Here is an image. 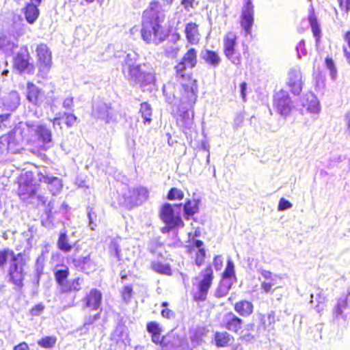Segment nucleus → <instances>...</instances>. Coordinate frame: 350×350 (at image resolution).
<instances>
[{
	"mask_svg": "<svg viewBox=\"0 0 350 350\" xmlns=\"http://www.w3.org/2000/svg\"><path fill=\"white\" fill-rule=\"evenodd\" d=\"M122 66L124 78L133 85H139L143 88L150 83L152 76L150 72L143 70L141 64L126 59Z\"/></svg>",
	"mask_w": 350,
	"mask_h": 350,
	"instance_id": "6e6552de",
	"label": "nucleus"
},
{
	"mask_svg": "<svg viewBox=\"0 0 350 350\" xmlns=\"http://www.w3.org/2000/svg\"><path fill=\"white\" fill-rule=\"evenodd\" d=\"M303 79L301 70L298 68H291L288 74L287 85L294 94H299L302 90Z\"/></svg>",
	"mask_w": 350,
	"mask_h": 350,
	"instance_id": "412c9836",
	"label": "nucleus"
},
{
	"mask_svg": "<svg viewBox=\"0 0 350 350\" xmlns=\"http://www.w3.org/2000/svg\"><path fill=\"white\" fill-rule=\"evenodd\" d=\"M169 304L167 301H163L161 303V306L163 307V308L161 311V315L163 318L170 319L174 317L175 313L172 310L167 308Z\"/></svg>",
	"mask_w": 350,
	"mask_h": 350,
	"instance_id": "8fccbe9b",
	"label": "nucleus"
},
{
	"mask_svg": "<svg viewBox=\"0 0 350 350\" xmlns=\"http://www.w3.org/2000/svg\"><path fill=\"white\" fill-rule=\"evenodd\" d=\"M63 107L66 109H70L74 106V98L73 97L69 96L66 98L62 103Z\"/></svg>",
	"mask_w": 350,
	"mask_h": 350,
	"instance_id": "4d7b16f0",
	"label": "nucleus"
},
{
	"mask_svg": "<svg viewBox=\"0 0 350 350\" xmlns=\"http://www.w3.org/2000/svg\"><path fill=\"white\" fill-rule=\"evenodd\" d=\"M70 259L76 269L86 274L90 273V270L93 265L90 254L85 256H79L76 253H74L70 256Z\"/></svg>",
	"mask_w": 350,
	"mask_h": 350,
	"instance_id": "b1692460",
	"label": "nucleus"
},
{
	"mask_svg": "<svg viewBox=\"0 0 350 350\" xmlns=\"http://www.w3.org/2000/svg\"><path fill=\"white\" fill-rule=\"evenodd\" d=\"M348 316H350V293L339 298L333 308L334 319L339 320L342 319L346 321Z\"/></svg>",
	"mask_w": 350,
	"mask_h": 350,
	"instance_id": "a211bd4d",
	"label": "nucleus"
},
{
	"mask_svg": "<svg viewBox=\"0 0 350 350\" xmlns=\"http://www.w3.org/2000/svg\"><path fill=\"white\" fill-rule=\"evenodd\" d=\"M308 19L311 27L313 36L315 38L316 42L319 43L321 37V29L314 12H312L308 15Z\"/></svg>",
	"mask_w": 350,
	"mask_h": 350,
	"instance_id": "4c0bfd02",
	"label": "nucleus"
},
{
	"mask_svg": "<svg viewBox=\"0 0 350 350\" xmlns=\"http://www.w3.org/2000/svg\"><path fill=\"white\" fill-rule=\"evenodd\" d=\"M260 274L265 279H270L271 281L272 280V273L270 271L262 269L260 271Z\"/></svg>",
	"mask_w": 350,
	"mask_h": 350,
	"instance_id": "052dcab7",
	"label": "nucleus"
},
{
	"mask_svg": "<svg viewBox=\"0 0 350 350\" xmlns=\"http://www.w3.org/2000/svg\"><path fill=\"white\" fill-rule=\"evenodd\" d=\"M235 277L234 266L231 260H228L227 266L222 273L223 279H230Z\"/></svg>",
	"mask_w": 350,
	"mask_h": 350,
	"instance_id": "49530a36",
	"label": "nucleus"
},
{
	"mask_svg": "<svg viewBox=\"0 0 350 350\" xmlns=\"http://www.w3.org/2000/svg\"><path fill=\"white\" fill-rule=\"evenodd\" d=\"M260 324L265 329H273L275 323V312L271 311L267 314H260Z\"/></svg>",
	"mask_w": 350,
	"mask_h": 350,
	"instance_id": "f704fd0d",
	"label": "nucleus"
},
{
	"mask_svg": "<svg viewBox=\"0 0 350 350\" xmlns=\"http://www.w3.org/2000/svg\"><path fill=\"white\" fill-rule=\"evenodd\" d=\"M149 197V191L146 187L140 186L134 188L128 197L127 204L130 208L141 205Z\"/></svg>",
	"mask_w": 350,
	"mask_h": 350,
	"instance_id": "aec40b11",
	"label": "nucleus"
},
{
	"mask_svg": "<svg viewBox=\"0 0 350 350\" xmlns=\"http://www.w3.org/2000/svg\"><path fill=\"white\" fill-rule=\"evenodd\" d=\"M184 215L186 219H189L199 211V202L198 200H188L185 202L184 206Z\"/></svg>",
	"mask_w": 350,
	"mask_h": 350,
	"instance_id": "72a5a7b5",
	"label": "nucleus"
},
{
	"mask_svg": "<svg viewBox=\"0 0 350 350\" xmlns=\"http://www.w3.org/2000/svg\"><path fill=\"white\" fill-rule=\"evenodd\" d=\"M338 2L340 10L347 14L350 10V0H338Z\"/></svg>",
	"mask_w": 350,
	"mask_h": 350,
	"instance_id": "6e6d98bb",
	"label": "nucleus"
},
{
	"mask_svg": "<svg viewBox=\"0 0 350 350\" xmlns=\"http://www.w3.org/2000/svg\"><path fill=\"white\" fill-rule=\"evenodd\" d=\"M57 245L58 249L64 253H68L72 249V245L70 243L69 237L66 230L63 232H60L57 239Z\"/></svg>",
	"mask_w": 350,
	"mask_h": 350,
	"instance_id": "473e14b6",
	"label": "nucleus"
},
{
	"mask_svg": "<svg viewBox=\"0 0 350 350\" xmlns=\"http://www.w3.org/2000/svg\"><path fill=\"white\" fill-rule=\"evenodd\" d=\"M291 207H292V204L289 201L284 199V198H280V200L279 201L278 206V209L279 211H284V210L288 209Z\"/></svg>",
	"mask_w": 350,
	"mask_h": 350,
	"instance_id": "864d4df0",
	"label": "nucleus"
},
{
	"mask_svg": "<svg viewBox=\"0 0 350 350\" xmlns=\"http://www.w3.org/2000/svg\"><path fill=\"white\" fill-rule=\"evenodd\" d=\"M38 182L46 184L52 195L59 192L63 187L60 178L54 176L44 175L41 172H38Z\"/></svg>",
	"mask_w": 350,
	"mask_h": 350,
	"instance_id": "393cba45",
	"label": "nucleus"
},
{
	"mask_svg": "<svg viewBox=\"0 0 350 350\" xmlns=\"http://www.w3.org/2000/svg\"><path fill=\"white\" fill-rule=\"evenodd\" d=\"M342 51L349 64H350V52L348 51L347 49L345 47L342 48Z\"/></svg>",
	"mask_w": 350,
	"mask_h": 350,
	"instance_id": "69168bd1",
	"label": "nucleus"
},
{
	"mask_svg": "<svg viewBox=\"0 0 350 350\" xmlns=\"http://www.w3.org/2000/svg\"><path fill=\"white\" fill-rule=\"evenodd\" d=\"M36 52L40 72H48L52 64V55L49 48L46 44L40 43L38 44Z\"/></svg>",
	"mask_w": 350,
	"mask_h": 350,
	"instance_id": "ddd939ff",
	"label": "nucleus"
},
{
	"mask_svg": "<svg viewBox=\"0 0 350 350\" xmlns=\"http://www.w3.org/2000/svg\"><path fill=\"white\" fill-rule=\"evenodd\" d=\"M163 92L166 100L168 103H172L176 100V96L174 93V87H168L167 88H163Z\"/></svg>",
	"mask_w": 350,
	"mask_h": 350,
	"instance_id": "de8ad7c7",
	"label": "nucleus"
},
{
	"mask_svg": "<svg viewBox=\"0 0 350 350\" xmlns=\"http://www.w3.org/2000/svg\"><path fill=\"white\" fill-rule=\"evenodd\" d=\"M234 337L226 331H216L212 336V342L217 348L230 347L234 342Z\"/></svg>",
	"mask_w": 350,
	"mask_h": 350,
	"instance_id": "cd10ccee",
	"label": "nucleus"
},
{
	"mask_svg": "<svg viewBox=\"0 0 350 350\" xmlns=\"http://www.w3.org/2000/svg\"><path fill=\"white\" fill-rule=\"evenodd\" d=\"M10 113L0 115V130L3 131L11 126L10 125Z\"/></svg>",
	"mask_w": 350,
	"mask_h": 350,
	"instance_id": "09e8293b",
	"label": "nucleus"
},
{
	"mask_svg": "<svg viewBox=\"0 0 350 350\" xmlns=\"http://www.w3.org/2000/svg\"><path fill=\"white\" fill-rule=\"evenodd\" d=\"M11 258V262L7 271L8 281L14 286V288L21 290L24 286L26 275L24 267L26 260L22 252L15 254L14 252L9 248L0 250V269H3L7 264L8 257Z\"/></svg>",
	"mask_w": 350,
	"mask_h": 350,
	"instance_id": "f03ea898",
	"label": "nucleus"
},
{
	"mask_svg": "<svg viewBox=\"0 0 350 350\" xmlns=\"http://www.w3.org/2000/svg\"><path fill=\"white\" fill-rule=\"evenodd\" d=\"M31 130L27 126L19 124L14 126L9 133L0 137V152L11 151L14 153L19 152L21 143H29Z\"/></svg>",
	"mask_w": 350,
	"mask_h": 350,
	"instance_id": "7ed1b4c3",
	"label": "nucleus"
},
{
	"mask_svg": "<svg viewBox=\"0 0 350 350\" xmlns=\"http://www.w3.org/2000/svg\"><path fill=\"white\" fill-rule=\"evenodd\" d=\"M13 350H30L28 344L25 342H21L15 345Z\"/></svg>",
	"mask_w": 350,
	"mask_h": 350,
	"instance_id": "bf43d9fd",
	"label": "nucleus"
},
{
	"mask_svg": "<svg viewBox=\"0 0 350 350\" xmlns=\"http://www.w3.org/2000/svg\"><path fill=\"white\" fill-rule=\"evenodd\" d=\"M184 34L189 44H199L201 40L200 25L193 21L187 23L185 25Z\"/></svg>",
	"mask_w": 350,
	"mask_h": 350,
	"instance_id": "4be33fe9",
	"label": "nucleus"
},
{
	"mask_svg": "<svg viewBox=\"0 0 350 350\" xmlns=\"http://www.w3.org/2000/svg\"><path fill=\"white\" fill-rule=\"evenodd\" d=\"M26 98L33 105L40 106L44 100V96L38 87L31 82H28Z\"/></svg>",
	"mask_w": 350,
	"mask_h": 350,
	"instance_id": "bb28decb",
	"label": "nucleus"
},
{
	"mask_svg": "<svg viewBox=\"0 0 350 350\" xmlns=\"http://www.w3.org/2000/svg\"><path fill=\"white\" fill-rule=\"evenodd\" d=\"M57 341L55 336H44L37 341L38 346L43 349L53 348Z\"/></svg>",
	"mask_w": 350,
	"mask_h": 350,
	"instance_id": "ea45409f",
	"label": "nucleus"
},
{
	"mask_svg": "<svg viewBox=\"0 0 350 350\" xmlns=\"http://www.w3.org/2000/svg\"><path fill=\"white\" fill-rule=\"evenodd\" d=\"M163 3V5H161L163 9H164V7L168 6L169 8L171 7L172 5L174 0H161Z\"/></svg>",
	"mask_w": 350,
	"mask_h": 350,
	"instance_id": "0e129e2a",
	"label": "nucleus"
},
{
	"mask_svg": "<svg viewBox=\"0 0 350 350\" xmlns=\"http://www.w3.org/2000/svg\"><path fill=\"white\" fill-rule=\"evenodd\" d=\"M325 66L329 69L332 78L336 79L337 77V69L332 57H326L325 58Z\"/></svg>",
	"mask_w": 350,
	"mask_h": 350,
	"instance_id": "a18cd8bd",
	"label": "nucleus"
},
{
	"mask_svg": "<svg viewBox=\"0 0 350 350\" xmlns=\"http://www.w3.org/2000/svg\"><path fill=\"white\" fill-rule=\"evenodd\" d=\"M165 9L158 0H152L142 15V39L146 44H159L170 36V30L164 25Z\"/></svg>",
	"mask_w": 350,
	"mask_h": 350,
	"instance_id": "f257e3e1",
	"label": "nucleus"
},
{
	"mask_svg": "<svg viewBox=\"0 0 350 350\" xmlns=\"http://www.w3.org/2000/svg\"><path fill=\"white\" fill-rule=\"evenodd\" d=\"M213 266L216 271H219L223 267V258L221 255H215L213 257Z\"/></svg>",
	"mask_w": 350,
	"mask_h": 350,
	"instance_id": "5fc2aeb1",
	"label": "nucleus"
},
{
	"mask_svg": "<svg viewBox=\"0 0 350 350\" xmlns=\"http://www.w3.org/2000/svg\"><path fill=\"white\" fill-rule=\"evenodd\" d=\"M53 127L54 129H63L64 124L67 128H72L77 124V118L72 113H58L52 120Z\"/></svg>",
	"mask_w": 350,
	"mask_h": 350,
	"instance_id": "5701e85b",
	"label": "nucleus"
},
{
	"mask_svg": "<svg viewBox=\"0 0 350 350\" xmlns=\"http://www.w3.org/2000/svg\"><path fill=\"white\" fill-rule=\"evenodd\" d=\"M40 5L33 4V3H27L22 9L26 21L30 24H33L40 16V10L38 6Z\"/></svg>",
	"mask_w": 350,
	"mask_h": 350,
	"instance_id": "c756f323",
	"label": "nucleus"
},
{
	"mask_svg": "<svg viewBox=\"0 0 350 350\" xmlns=\"http://www.w3.org/2000/svg\"><path fill=\"white\" fill-rule=\"evenodd\" d=\"M17 195L23 201H28L35 197L40 187L38 178H36L34 172L26 171L20 174L17 178Z\"/></svg>",
	"mask_w": 350,
	"mask_h": 350,
	"instance_id": "423d86ee",
	"label": "nucleus"
},
{
	"mask_svg": "<svg viewBox=\"0 0 350 350\" xmlns=\"http://www.w3.org/2000/svg\"><path fill=\"white\" fill-rule=\"evenodd\" d=\"M195 0H181L180 3L185 10H189L194 8Z\"/></svg>",
	"mask_w": 350,
	"mask_h": 350,
	"instance_id": "13d9d810",
	"label": "nucleus"
},
{
	"mask_svg": "<svg viewBox=\"0 0 350 350\" xmlns=\"http://www.w3.org/2000/svg\"><path fill=\"white\" fill-rule=\"evenodd\" d=\"M241 94L243 99V100H245L246 98V88H247V83L245 82H242L241 83Z\"/></svg>",
	"mask_w": 350,
	"mask_h": 350,
	"instance_id": "680f3d73",
	"label": "nucleus"
},
{
	"mask_svg": "<svg viewBox=\"0 0 350 350\" xmlns=\"http://www.w3.org/2000/svg\"><path fill=\"white\" fill-rule=\"evenodd\" d=\"M111 255L116 257L118 261L121 260V249L116 239L111 240L109 245Z\"/></svg>",
	"mask_w": 350,
	"mask_h": 350,
	"instance_id": "c03bdc74",
	"label": "nucleus"
},
{
	"mask_svg": "<svg viewBox=\"0 0 350 350\" xmlns=\"http://www.w3.org/2000/svg\"><path fill=\"white\" fill-rule=\"evenodd\" d=\"M102 298L103 295L100 291L92 288L83 298V302L86 308L96 310L101 304Z\"/></svg>",
	"mask_w": 350,
	"mask_h": 350,
	"instance_id": "a878e982",
	"label": "nucleus"
},
{
	"mask_svg": "<svg viewBox=\"0 0 350 350\" xmlns=\"http://www.w3.org/2000/svg\"><path fill=\"white\" fill-rule=\"evenodd\" d=\"M187 252L190 255H195L194 262L198 267H200L204 264L206 251L202 241L193 240L190 245L187 246Z\"/></svg>",
	"mask_w": 350,
	"mask_h": 350,
	"instance_id": "6ab92c4d",
	"label": "nucleus"
},
{
	"mask_svg": "<svg viewBox=\"0 0 350 350\" xmlns=\"http://www.w3.org/2000/svg\"><path fill=\"white\" fill-rule=\"evenodd\" d=\"M44 309V306L42 304H38L33 306L29 310L31 316H39L41 314Z\"/></svg>",
	"mask_w": 350,
	"mask_h": 350,
	"instance_id": "603ef678",
	"label": "nucleus"
},
{
	"mask_svg": "<svg viewBox=\"0 0 350 350\" xmlns=\"http://www.w3.org/2000/svg\"><path fill=\"white\" fill-rule=\"evenodd\" d=\"M183 198L184 192L181 189L176 187L171 188L167 194V198L170 200H181L183 199Z\"/></svg>",
	"mask_w": 350,
	"mask_h": 350,
	"instance_id": "37998d69",
	"label": "nucleus"
},
{
	"mask_svg": "<svg viewBox=\"0 0 350 350\" xmlns=\"http://www.w3.org/2000/svg\"><path fill=\"white\" fill-rule=\"evenodd\" d=\"M202 59L206 64L214 68L217 67L221 62L219 54L217 51L211 49L204 51L202 54Z\"/></svg>",
	"mask_w": 350,
	"mask_h": 350,
	"instance_id": "2f4dec72",
	"label": "nucleus"
},
{
	"mask_svg": "<svg viewBox=\"0 0 350 350\" xmlns=\"http://www.w3.org/2000/svg\"><path fill=\"white\" fill-rule=\"evenodd\" d=\"M146 329L151 335V340L156 345H159L161 347L165 345L164 339L165 336L161 334V327L159 324L156 321H150L146 324Z\"/></svg>",
	"mask_w": 350,
	"mask_h": 350,
	"instance_id": "c85d7f7f",
	"label": "nucleus"
},
{
	"mask_svg": "<svg viewBox=\"0 0 350 350\" xmlns=\"http://www.w3.org/2000/svg\"><path fill=\"white\" fill-rule=\"evenodd\" d=\"M196 102L189 103L178 98L176 107V122L177 125L184 129H190L193 123V107Z\"/></svg>",
	"mask_w": 350,
	"mask_h": 350,
	"instance_id": "f8f14e48",
	"label": "nucleus"
},
{
	"mask_svg": "<svg viewBox=\"0 0 350 350\" xmlns=\"http://www.w3.org/2000/svg\"><path fill=\"white\" fill-rule=\"evenodd\" d=\"M69 275L70 269L66 265H64L63 269H57L54 271L55 282L60 287V291L62 293L78 292L82 289L83 278L77 276L68 280Z\"/></svg>",
	"mask_w": 350,
	"mask_h": 350,
	"instance_id": "1a4fd4ad",
	"label": "nucleus"
},
{
	"mask_svg": "<svg viewBox=\"0 0 350 350\" xmlns=\"http://www.w3.org/2000/svg\"><path fill=\"white\" fill-rule=\"evenodd\" d=\"M139 113L143 118L144 124H150L152 122V108L148 102H142L140 104Z\"/></svg>",
	"mask_w": 350,
	"mask_h": 350,
	"instance_id": "e433bc0d",
	"label": "nucleus"
},
{
	"mask_svg": "<svg viewBox=\"0 0 350 350\" xmlns=\"http://www.w3.org/2000/svg\"><path fill=\"white\" fill-rule=\"evenodd\" d=\"M120 295L124 303H129L134 295L133 285L126 284L124 286L120 291Z\"/></svg>",
	"mask_w": 350,
	"mask_h": 350,
	"instance_id": "79ce46f5",
	"label": "nucleus"
},
{
	"mask_svg": "<svg viewBox=\"0 0 350 350\" xmlns=\"http://www.w3.org/2000/svg\"><path fill=\"white\" fill-rule=\"evenodd\" d=\"M12 68L20 74H33L35 66L28 47L25 45L21 46L12 59Z\"/></svg>",
	"mask_w": 350,
	"mask_h": 350,
	"instance_id": "9b49d317",
	"label": "nucleus"
},
{
	"mask_svg": "<svg viewBox=\"0 0 350 350\" xmlns=\"http://www.w3.org/2000/svg\"><path fill=\"white\" fill-rule=\"evenodd\" d=\"M214 272L211 265H207L196 277L194 286L196 291L192 293V298L196 302L204 301L211 288L214 280Z\"/></svg>",
	"mask_w": 350,
	"mask_h": 350,
	"instance_id": "0eeeda50",
	"label": "nucleus"
},
{
	"mask_svg": "<svg viewBox=\"0 0 350 350\" xmlns=\"http://www.w3.org/2000/svg\"><path fill=\"white\" fill-rule=\"evenodd\" d=\"M234 310L239 316L249 317L253 314L254 306L251 301L242 299L234 304Z\"/></svg>",
	"mask_w": 350,
	"mask_h": 350,
	"instance_id": "7c9ffc66",
	"label": "nucleus"
},
{
	"mask_svg": "<svg viewBox=\"0 0 350 350\" xmlns=\"http://www.w3.org/2000/svg\"><path fill=\"white\" fill-rule=\"evenodd\" d=\"M243 321L232 312H229L224 316L221 327L233 333L240 335L242 333Z\"/></svg>",
	"mask_w": 350,
	"mask_h": 350,
	"instance_id": "2eb2a0df",
	"label": "nucleus"
},
{
	"mask_svg": "<svg viewBox=\"0 0 350 350\" xmlns=\"http://www.w3.org/2000/svg\"><path fill=\"white\" fill-rule=\"evenodd\" d=\"M174 77L180 85L179 98L189 103L197 101L198 93V81L193 73L185 70L174 69Z\"/></svg>",
	"mask_w": 350,
	"mask_h": 350,
	"instance_id": "20e7f679",
	"label": "nucleus"
},
{
	"mask_svg": "<svg viewBox=\"0 0 350 350\" xmlns=\"http://www.w3.org/2000/svg\"><path fill=\"white\" fill-rule=\"evenodd\" d=\"M36 206L37 207L44 206L45 207V213L47 216H51L53 213L54 203L53 201H47V198L42 195H37Z\"/></svg>",
	"mask_w": 350,
	"mask_h": 350,
	"instance_id": "c9c22d12",
	"label": "nucleus"
},
{
	"mask_svg": "<svg viewBox=\"0 0 350 350\" xmlns=\"http://www.w3.org/2000/svg\"><path fill=\"white\" fill-rule=\"evenodd\" d=\"M198 62V51L194 47L187 49L180 59L174 66V69L185 70L193 69L196 67Z\"/></svg>",
	"mask_w": 350,
	"mask_h": 350,
	"instance_id": "dca6fc26",
	"label": "nucleus"
},
{
	"mask_svg": "<svg viewBox=\"0 0 350 350\" xmlns=\"http://www.w3.org/2000/svg\"><path fill=\"white\" fill-rule=\"evenodd\" d=\"M254 6L252 2H245L241 10L240 24L247 34H250L252 32L254 21Z\"/></svg>",
	"mask_w": 350,
	"mask_h": 350,
	"instance_id": "f3484780",
	"label": "nucleus"
},
{
	"mask_svg": "<svg viewBox=\"0 0 350 350\" xmlns=\"http://www.w3.org/2000/svg\"><path fill=\"white\" fill-rule=\"evenodd\" d=\"M159 218L165 224V226L161 229L163 233L169 232L174 228H183L185 226L180 213H176L173 205L169 203L161 205Z\"/></svg>",
	"mask_w": 350,
	"mask_h": 350,
	"instance_id": "9d476101",
	"label": "nucleus"
},
{
	"mask_svg": "<svg viewBox=\"0 0 350 350\" xmlns=\"http://www.w3.org/2000/svg\"><path fill=\"white\" fill-rule=\"evenodd\" d=\"M274 284L273 281L271 282H266L263 281L260 283V288L262 291L265 293H273L274 292V289L273 288Z\"/></svg>",
	"mask_w": 350,
	"mask_h": 350,
	"instance_id": "3c124183",
	"label": "nucleus"
},
{
	"mask_svg": "<svg viewBox=\"0 0 350 350\" xmlns=\"http://www.w3.org/2000/svg\"><path fill=\"white\" fill-rule=\"evenodd\" d=\"M36 133L44 143H49L52 139L51 131L45 126L40 125L37 127Z\"/></svg>",
	"mask_w": 350,
	"mask_h": 350,
	"instance_id": "a19ab883",
	"label": "nucleus"
},
{
	"mask_svg": "<svg viewBox=\"0 0 350 350\" xmlns=\"http://www.w3.org/2000/svg\"><path fill=\"white\" fill-rule=\"evenodd\" d=\"M273 105L282 116H286L292 111L293 104L287 92L280 90L273 96Z\"/></svg>",
	"mask_w": 350,
	"mask_h": 350,
	"instance_id": "4468645a",
	"label": "nucleus"
},
{
	"mask_svg": "<svg viewBox=\"0 0 350 350\" xmlns=\"http://www.w3.org/2000/svg\"><path fill=\"white\" fill-rule=\"evenodd\" d=\"M223 53L226 59L232 64L241 66L243 58L248 54V46L243 45L240 50L238 45V36L232 31H228L223 38Z\"/></svg>",
	"mask_w": 350,
	"mask_h": 350,
	"instance_id": "39448f33",
	"label": "nucleus"
},
{
	"mask_svg": "<svg viewBox=\"0 0 350 350\" xmlns=\"http://www.w3.org/2000/svg\"><path fill=\"white\" fill-rule=\"evenodd\" d=\"M121 280H126V276L125 275H123L121 276Z\"/></svg>",
	"mask_w": 350,
	"mask_h": 350,
	"instance_id": "774afa93",
	"label": "nucleus"
},
{
	"mask_svg": "<svg viewBox=\"0 0 350 350\" xmlns=\"http://www.w3.org/2000/svg\"><path fill=\"white\" fill-rule=\"evenodd\" d=\"M151 269L159 273L166 275H172V271L170 264H163L160 261H152L150 265Z\"/></svg>",
	"mask_w": 350,
	"mask_h": 350,
	"instance_id": "58836bf2",
	"label": "nucleus"
},
{
	"mask_svg": "<svg viewBox=\"0 0 350 350\" xmlns=\"http://www.w3.org/2000/svg\"><path fill=\"white\" fill-rule=\"evenodd\" d=\"M87 3H93L95 0H84Z\"/></svg>",
	"mask_w": 350,
	"mask_h": 350,
	"instance_id": "338daca9",
	"label": "nucleus"
},
{
	"mask_svg": "<svg viewBox=\"0 0 350 350\" xmlns=\"http://www.w3.org/2000/svg\"><path fill=\"white\" fill-rule=\"evenodd\" d=\"M343 38L345 41L347 43L349 47L350 48V31H347L344 34Z\"/></svg>",
	"mask_w": 350,
	"mask_h": 350,
	"instance_id": "e2e57ef3",
	"label": "nucleus"
}]
</instances>
